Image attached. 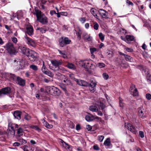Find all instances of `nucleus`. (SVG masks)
<instances>
[{"mask_svg": "<svg viewBox=\"0 0 151 151\" xmlns=\"http://www.w3.org/2000/svg\"><path fill=\"white\" fill-rule=\"evenodd\" d=\"M79 64L87 71L89 70H94L96 68L95 65L93 64L92 61L91 60H82L79 62Z\"/></svg>", "mask_w": 151, "mask_h": 151, "instance_id": "nucleus-1", "label": "nucleus"}, {"mask_svg": "<svg viewBox=\"0 0 151 151\" xmlns=\"http://www.w3.org/2000/svg\"><path fill=\"white\" fill-rule=\"evenodd\" d=\"M33 14L36 15L37 19L40 22L44 24L47 23L48 22L47 18L40 11L35 9Z\"/></svg>", "mask_w": 151, "mask_h": 151, "instance_id": "nucleus-2", "label": "nucleus"}, {"mask_svg": "<svg viewBox=\"0 0 151 151\" xmlns=\"http://www.w3.org/2000/svg\"><path fill=\"white\" fill-rule=\"evenodd\" d=\"M24 59H14L12 62V64L17 69H23L25 63Z\"/></svg>", "mask_w": 151, "mask_h": 151, "instance_id": "nucleus-3", "label": "nucleus"}, {"mask_svg": "<svg viewBox=\"0 0 151 151\" xmlns=\"http://www.w3.org/2000/svg\"><path fill=\"white\" fill-rule=\"evenodd\" d=\"M46 91L47 93L55 96H58L60 94L59 90L54 86H47Z\"/></svg>", "mask_w": 151, "mask_h": 151, "instance_id": "nucleus-4", "label": "nucleus"}, {"mask_svg": "<svg viewBox=\"0 0 151 151\" xmlns=\"http://www.w3.org/2000/svg\"><path fill=\"white\" fill-rule=\"evenodd\" d=\"M26 55L31 61L34 62L38 60V55L37 52L33 50H29Z\"/></svg>", "mask_w": 151, "mask_h": 151, "instance_id": "nucleus-5", "label": "nucleus"}, {"mask_svg": "<svg viewBox=\"0 0 151 151\" xmlns=\"http://www.w3.org/2000/svg\"><path fill=\"white\" fill-rule=\"evenodd\" d=\"M71 42V40L67 37L63 38L62 37L59 40L60 45L62 47H63L66 45L69 44Z\"/></svg>", "mask_w": 151, "mask_h": 151, "instance_id": "nucleus-6", "label": "nucleus"}, {"mask_svg": "<svg viewBox=\"0 0 151 151\" xmlns=\"http://www.w3.org/2000/svg\"><path fill=\"white\" fill-rule=\"evenodd\" d=\"M125 127L134 134H136L137 131L135 127L131 124L125 123L124 124Z\"/></svg>", "mask_w": 151, "mask_h": 151, "instance_id": "nucleus-7", "label": "nucleus"}, {"mask_svg": "<svg viewBox=\"0 0 151 151\" xmlns=\"http://www.w3.org/2000/svg\"><path fill=\"white\" fill-rule=\"evenodd\" d=\"M24 40L26 43L28 45L33 47L36 46V42L35 41L28 37L27 35L24 37Z\"/></svg>", "mask_w": 151, "mask_h": 151, "instance_id": "nucleus-8", "label": "nucleus"}, {"mask_svg": "<svg viewBox=\"0 0 151 151\" xmlns=\"http://www.w3.org/2000/svg\"><path fill=\"white\" fill-rule=\"evenodd\" d=\"M11 89L10 88L7 87L0 89V97L10 93Z\"/></svg>", "mask_w": 151, "mask_h": 151, "instance_id": "nucleus-9", "label": "nucleus"}, {"mask_svg": "<svg viewBox=\"0 0 151 151\" xmlns=\"http://www.w3.org/2000/svg\"><path fill=\"white\" fill-rule=\"evenodd\" d=\"M130 91L134 96H138V93L137 90L135 88V86L132 84L130 88Z\"/></svg>", "mask_w": 151, "mask_h": 151, "instance_id": "nucleus-10", "label": "nucleus"}, {"mask_svg": "<svg viewBox=\"0 0 151 151\" xmlns=\"http://www.w3.org/2000/svg\"><path fill=\"white\" fill-rule=\"evenodd\" d=\"M121 39L127 43H129L130 42L133 40L134 37L133 36L131 35H126L125 37L122 36H121Z\"/></svg>", "mask_w": 151, "mask_h": 151, "instance_id": "nucleus-11", "label": "nucleus"}, {"mask_svg": "<svg viewBox=\"0 0 151 151\" xmlns=\"http://www.w3.org/2000/svg\"><path fill=\"white\" fill-rule=\"evenodd\" d=\"M6 49L8 52L10 53L14 52V48L13 44L10 42L8 43L6 45Z\"/></svg>", "mask_w": 151, "mask_h": 151, "instance_id": "nucleus-12", "label": "nucleus"}, {"mask_svg": "<svg viewBox=\"0 0 151 151\" xmlns=\"http://www.w3.org/2000/svg\"><path fill=\"white\" fill-rule=\"evenodd\" d=\"M88 85L89 90L91 93H93L96 90V83L95 82L92 81L89 84H88Z\"/></svg>", "mask_w": 151, "mask_h": 151, "instance_id": "nucleus-13", "label": "nucleus"}, {"mask_svg": "<svg viewBox=\"0 0 151 151\" xmlns=\"http://www.w3.org/2000/svg\"><path fill=\"white\" fill-rule=\"evenodd\" d=\"M18 50L19 52L22 53L27 55L28 52L29 50L26 47L22 46H19L18 48Z\"/></svg>", "mask_w": 151, "mask_h": 151, "instance_id": "nucleus-14", "label": "nucleus"}, {"mask_svg": "<svg viewBox=\"0 0 151 151\" xmlns=\"http://www.w3.org/2000/svg\"><path fill=\"white\" fill-rule=\"evenodd\" d=\"M25 80L18 76L17 78L16 82L20 86H24L25 85Z\"/></svg>", "mask_w": 151, "mask_h": 151, "instance_id": "nucleus-15", "label": "nucleus"}, {"mask_svg": "<svg viewBox=\"0 0 151 151\" xmlns=\"http://www.w3.org/2000/svg\"><path fill=\"white\" fill-rule=\"evenodd\" d=\"M99 13L102 18H108V13L106 11L102 9H100L99 10Z\"/></svg>", "mask_w": 151, "mask_h": 151, "instance_id": "nucleus-16", "label": "nucleus"}, {"mask_svg": "<svg viewBox=\"0 0 151 151\" xmlns=\"http://www.w3.org/2000/svg\"><path fill=\"white\" fill-rule=\"evenodd\" d=\"M82 37L83 38L88 41H91L92 40V37H91L90 35H88L86 33H84L83 34Z\"/></svg>", "mask_w": 151, "mask_h": 151, "instance_id": "nucleus-17", "label": "nucleus"}, {"mask_svg": "<svg viewBox=\"0 0 151 151\" xmlns=\"http://www.w3.org/2000/svg\"><path fill=\"white\" fill-rule=\"evenodd\" d=\"M26 30V32L29 35L31 36L33 35V29L32 26H29L27 27Z\"/></svg>", "mask_w": 151, "mask_h": 151, "instance_id": "nucleus-18", "label": "nucleus"}, {"mask_svg": "<svg viewBox=\"0 0 151 151\" xmlns=\"http://www.w3.org/2000/svg\"><path fill=\"white\" fill-rule=\"evenodd\" d=\"M104 144L105 146L107 147V148H110L112 147V145L110 142V139L109 138L106 139L104 141Z\"/></svg>", "mask_w": 151, "mask_h": 151, "instance_id": "nucleus-19", "label": "nucleus"}, {"mask_svg": "<svg viewBox=\"0 0 151 151\" xmlns=\"http://www.w3.org/2000/svg\"><path fill=\"white\" fill-rule=\"evenodd\" d=\"M51 62L53 65L56 67H58L59 65L62 64V62L61 60H51Z\"/></svg>", "mask_w": 151, "mask_h": 151, "instance_id": "nucleus-20", "label": "nucleus"}, {"mask_svg": "<svg viewBox=\"0 0 151 151\" xmlns=\"http://www.w3.org/2000/svg\"><path fill=\"white\" fill-rule=\"evenodd\" d=\"M76 81L79 85L82 86H87L88 84L86 82L84 81L81 80H78V79H76Z\"/></svg>", "mask_w": 151, "mask_h": 151, "instance_id": "nucleus-21", "label": "nucleus"}, {"mask_svg": "<svg viewBox=\"0 0 151 151\" xmlns=\"http://www.w3.org/2000/svg\"><path fill=\"white\" fill-rule=\"evenodd\" d=\"M21 112L18 111H15L14 113V115L15 118L19 120L21 118Z\"/></svg>", "mask_w": 151, "mask_h": 151, "instance_id": "nucleus-22", "label": "nucleus"}, {"mask_svg": "<svg viewBox=\"0 0 151 151\" xmlns=\"http://www.w3.org/2000/svg\"><path fill=\"white\" fill-rule=\"evenodd\" d=\"M86 120L88 122H91L95 119L94 116L93 115H86L85 117Z\"/></svg>", "mask_w": 151, "mask_h": 151, "instance_id": "nucleus-23", "label": "nucleus"}, {"mask_svg": "<svg viewBox=\"0 0 151 151\" xmlns=\"http://www.w3.org/2000/svg\"><path fill=\"white\" fill-rule=\"evenodd\" d=\"M7 76L11 80L16 81L18 76H16L14 74H8Z\"/></svg>", "mask_w": 151, "mask_h": 151, "instance_id": "nucleus-24", "label": "nucleus"}, {"mask_svg": "<svg viewBox=\"0 0 151 151\" xmlns=\"http://www.w3.org/2000/svg\"><path fill=\"white\" fill-rule=\"evenodd\" d=\"M8 127L9 128H10L12 130H14V128H18V125L17 124H12L11 122L9 123Z\"/></svg>", "mask_w": 151, "mask_h": 151, "instance_id": "nucleus-25", "label": "nucleus"}, {"mask_svg": "<svg viewBox=\"0 0 151 151\" xmlns=\"http://www.w3.org/2000/svg\"><path fill=\"white\" fill-rule=\"evenodd\" d=\"M144 109L142 110L141 109H139L138 111V115L141 118L145 117V116L144 114Z\"/></svg>", "mask_w": 151, "mask_h": 151, "instance_id": "nucleus-26", "label": "nucleus"}, {"mask_svg": "<svg viewBox=\"0 0 151 151\" xmlns=\"http://www.w3.org/2000/svg\"><path fill=\"white\" fill-rule=\"evenodd\" d=\"M23 130L22 129L19 127L18 129L17 130V134L19 137H20L23 135Z\"/></svg>", "mask_w": 151, "mask_h": 151, "instance_id": "nucleus-27", "label": "nucleus"}, {"mask_svg": "<svg viewBox=\"0 0 151 151\" xmlns=\"http://www.w3.org/2000/svg\"><path fill=\"white\" fill-rule=\"evenodd\" d=\"M90 110L93 112H96L98 111L97 107L95 106H91L89 107Z\"/></svg>", "mask_w": 151, "mask_h": 151, "instance_id": "nucleus-28", "label": "nucleus"}, {"mask_svg": "<svg viewBox=\"0 0 151 151\" xmlns=\"http://www.w3.org/2000/svg\"><path fill=\"white\" fill-rule=\"evenodd\" d=\"M90 50L92 58H94L95 56L93 54V53L94 52L96 51L97 49L95 48H90Z\"/></svg>", "mask_w": 151, "mask_h": 151, "instance_id": "nucleus-29", "label": "nucleus"}, {"mask_svg": "<svg viewBox=\"0 0 151 151\" xmlns=\"http://www.w3.org/2000/svg\"><path fill=\"white\" fill-rule=\"evenodd\" d=\"M98 105L100 107H101V110L102 111V112L104 113L105 112V111L104 109L106 107L105 105L102 102H100L99 104Z\"/></svg>", "mask_w": 151, "mask_h": 151, "instance_id": "nucleus-30", "label": "nucleus"}, {"mask_svg": "<svg viewBox=\"0 0 151 151\" xmlns=\"http://www.w3.org/2000/svg\"><path fill=\"white\" fill-rule=\"evenodd\" d=\"M19 142L24 144H26L27 143V141L26 140L22 138H21L20 137H19L17 138Z\"/></svg>", "mask_w": 151, "mask_h": 151, "instance_id": "nucleus-31", "label": "nucleus"}, {"mask_svg": "<svg viewBox=\"0 0 151 151\" xmlns=\"http://www.w3.org/2000/svg\"><path fill=\"white\" fill-rule=\"evenodd\" d=\"M124 58L127 61H128L130 62H132L133 61L132 58L128 55H126Z\"/></svg>", "mask_w": 151, "mask_h": 151, "instance_id": "nucleus-32", "label": "nucleus"}, {"mask_svg": "<svg viewBox=\"0 0 151 151\" xmlns=\"http://www.w3.org/2000/svg\"><path fill=\"white\" fill-rule=\"evenodd\" d=\"M45 74L47 75L48 76L51 77H52L54 76V74L53 73L49 70L47 71L46 72H45Z\"/></svg>", "mask_w": 151, "mask_h": 151, "instance_id": "nucleus-33", "label": "nucleus"}, {"mask_svg": "<svg viewBox=\"0 0 151 151\" xmlns=\"http://www.w3.org/2000/svg\"><path fill=\"white\" fill-rule=\"evenodd\" d=\"M8 135H14L15 134V131L14 130H10L9 129L8 132Z\"/></svg>", "mask_w": 151, "mask_h": 151, "instance_id": "nucleus-34", "label": "nucleus"}, {"mask_svg": "<svg viewBox=\"0 0 151 151\" xmlns=\"http://www.w3.org/2000/svg\"><path fill=\"white\" fill-rule=\"evenodd\" d=\"M29 67L35 71H37L38 70L37 66L34 65H30Z\"/></svg>", "mask_w": 151, "mask_h": 151, "instance_id": "nucleus-35", "label": "nucleus"}, {"mask_svg": "<svg viewBox=\"0 0 151 151\" xmlns=\"http://www.w3.org/2000/svg\"><path fill=\"white\" fill-rule=\"evenodd\" d=\"M63 82L65 83L68 85H72V84L71 83V81L68 79H66V80H63Z\"/></svg>", "mask_w": 151, "mask_h": 151, "instance_id": "nucleus-36", "label": "nucleus"}, {"mask_svg": "<svg viewBox=\"0 0 151 151\" xmlns=\"http://www.w3.org/2000/svg\"><path fill=\"white\" fill-rule=\"evenodd\" d=\"M97 66L99 67L100 68H102L104 67L105 65V64L103 63H98L97 65Z\"/></svg>", "mask_w": 151, "mask_h": 151, "instance_id": "nucleus-37", "label": "nucleus"}, {"mask_svg": "<svg viewBox=\"0 0 151 151\" xmlns=\"http://www.w3.org/2000/svg\"><path fill=\"white\" fill-rule=\"evenodd\" d=\"M68 68L70 69H74V66L73 64L71 63H68L67 65Z\"/></svg>", "mask_w": 151, "mask_h": 151, "instance_id": "nucleus-38", "label": "nucleus"}, {"mask_svg": "<svg viewBox=\"0 0 151 151\" xmlns=\"http://www.w3.org/2000/svg\"><path fill=\"white\" fill-rule=\"evenodd\" d=\"M99 37L102 41H103L104 39V36L102 33H100L99 34Z\"/></svg>", "mask_w": 151, "mask_h": 151, "instance_id": "nucleus-39", "label": "nucleus"}, {"mask_svg": "<svg viewBox=\"0 0 151 151\" xmlns=\"http://www.w3.org/2000/svg\"><path fill=\"white\" fill-rule=\"evenodd\" d=\"M44 125L48 129L52 128L53 127V125L52 124H50L47 122Z\"/></svg>", "mask_w": 151, "mask_h": 151, "instance_id": "nucleus-40", "label": "nucleus"}, {"mask_svg": "<svg viewBox=\"0 0 151 151\" xmlns=\"http://www.w3.org/2000/svg\"><path fill=\"white\" fill-rule=\"evenodd\" d=\"M37 30H40L42 33H45L46 32L45 29L42 27H38L37 29Z\"/></svg>", "mask_w": 151, "mask_h": 151, "instance_id": "nucleus-41", "label": "nucleus"}, {"mask_svg": "<svg viewBox=\"0 0 151 151\" xmlns=\"http://www.w3.org/2000/svg\"><path fill=\"white\" fill-rule=\"evenodd\" d=\"M31 128L38 132H40L41 131L40 129L37 126H31Z\"/></svg>", "mask_w": 151, "mask_h": 151, "instance_id": "nucleus-42", "label": "nucleus"}, {"mask_svg": "<svg viewBox=\"0 0 151 151\" xmlns=\"http://www.w3.org/2000/svg\"><path fill=\"white\" fill-rule=\"evenodd\" d=\"M46 86L45 87V89L43 88H40V91L42 93H47L46 91Z\"/></svg>", "mask_w": 151, "mask_h": 151, "instance_id": "nucleus-43", "label": "nucleus"}, {"mask_svg": "<svg viewBox=\"0 0 151 151\" xmlns=\"http://www.w3.org/2000/svg\"><path fill=\"white\" fill-rule=\"evenodd\" d=\"M79 21L82 24H83L86 21V19L85 17L81 18L79 19Z\"/></svg>", "mask_w": 151, "mask_h": 151, "instance_id": "nucleus-44", "label": "nucleus"}, {"mask_svg": "<svg viewBox=\"0 0 151 151\" xmlns=\"http://www.w3.org/2000/svg\"><path fill=\"white\" fill-rule=\"evenodd\" d=\"M60 87L61 89L65 92L67 93V91L66 87L63 85H62L60 86Z\"/></svg>", "mask_w": 151, "mask_h": 151, "instance_id": "nucleus-45", "label": "nucleus"}, {"mask_svg": "<svg viewBox=\"0 0 151 151\" xmlns=\"http://www.w3.org/2000/svg\"><path fill=\"white\" fill-rule=\"evenodd\" d=\"M98 140L100 142H102L104 138V137L103 135L99 136L98 137Z\"/></svg>", "mask_w": 151, "mask_h": 151, "instance_id": "nucleus-46", "label": "nucleus"}, {"mask_svg": "<svg viewBox=\"0 0 151 151\" xmlns=\"http://www.w3.org/2000/svg\"><path fill=\"white\" fill-rule=\"evenodd\" d=\"M42 72L45 73V72H46V71L48 70L46 66H44L42 67Z\"/></svg>", "mask_w": 151, "mask_h": 151, "instance_id": "nucleus-47", "label": "nucleus"}, {"mask_svg": "<svg viewBox=\"0 0 151 151\" xmlns=\"http://www.w3.org/2000/svg\"><path fill=\"white\" fill-rule=\"evenodd\" d=\"M99 25L97 22H95L93 26L94 29L95 30H97L98 29Z\"/></svg>", "mask_w": 151, "mask_h": 151, "instance_id": "nucleus-48", "label": "nucleus"}, {"mask_svg": "<svg viewBox=\"0 0 151 151\" xmlns=\"http://www.w3.org/2000/svg\"><path fill=\"white\" fill-rule=\"evenodd\" d=\"M103 76L104 78L106 80L107 79L109 78L108 75L106 73H104L103 74Z\"/></svg>", "mask_w": 151, "mask_h": 151, "instance_id": "nucleus-49", "label": "nucleus"}, {"mask_svg": "<svg viewBox=\"0 0 151 151\" xmlns=\"http://www.w3.org/2000/svg\"><path fill=\"white\" fill-rule=\"evenodd\" d=\"M69 77L72 79H73L76 81V79H77L75 78L74 75L73 74H69Z\"/></svg>", "mask_w": 151, "mask_h": 151, "instance_id": "nucleus-50", "label": "nucleus"}, {"mask_svg": "<svg viewBox=\"0 0 151 151\" xmlns=\"http://www.w3.org/2000/svg\"><path fill=\"white\" fill-rule=\"evenodd\" d=\"M146 97L148 100L151 99V95L150 93H147L146 95Z\"/></svg>", "mask_w": 151, "mask_h": 151, "instance_id": "nucleus-51", "label": "nucleus"}, {"mask_svg": "<svg viewBox=\"0 0 151 151\" xmlns=\"http://www.w3.org/2000/svg\"><path fill=\"white\" fill-rule=\"evenodd\" d=\"M91 14L93 15L94 16L96 17V16H97V15L95 13V11L93 9H91Z\"/></svg>", "mask_w": 151, "mask_h": 151, "instance_id": "nucleus-52", "label": "nucleus"}, {"mask_svg": "<svg viewBox=\"0 0 151 151\" xmlns=\"http://www.w3.org/2000/svg\"><path fill=\"white\" fill-rule=\"evenodd\" d=\"M93 149L95 150H99V148L98 146L97 145H95L93 147Z\"/></svg>", "mask_w": 151, "mask_h": 151, "instance_id": "nucleus-53", "label": "nucleus"}, {"mask_svg": "<svg viewBox=\"0 0 151 151\" xmlns=\"http://www.w3.org/2000/svg\"><path fill=\"white\" fill-rule=\"evenodd\" d=\"M107 53L108 54V55H109V57H111L112 56L113 53L112 51H109L107 52Z\"/></svg>", "mask_w": 151, "mask_h": 151, "instance_id": "nucleus-54", "label": "nucleus"}, {"mask_svg": "<svg viewBox=\"0 0 151 151\" xmlns=\"http://www.w3.org/2000/svg\"><path fill=\"white\" fill-rule=\"evenodd\" d=\"M12 40L14 43H16L17 42V39L15 37H12Z\"/></svg>", "mask_w": 151, "mask_h": 151, "instance_id": "nucleus-55", "label": "nucleus"}, {"mask_svg": "<svg viewBox=\"0 0 151 151\" xmlns=\"http://www.w3.org/2000/svg\"><path fill=\"white\" fill-rule=\"evenodd\" d=\"M120 31L124 35H125L127 33V31L124 29L122 28L120 30Z\"/></svg>", "mask_w": 151, "mask_h": 151, "instance_id": "nucleus-56", "label": "nucleus"}, {"mask_svg": "<svg viewBox=\"0 0 151 151\" xmlns=\"http://www.w3.org/2000/svg\"><path fill=\"white\" fill-rule=\"evenodd\" d=\"M139 134L141 138H142L144 137V133L143 132L140 131L139 132Z\"/></svg>", "mask_w": 151, "mask_h": 151, "instance_id": "nucleus-57", "label": "nucleus"}, {"mask_svg": "<svg viewBox=\"0 0 151 151\" xmlns=\"http://www.w3.org/2000/svg\"><path fill=\"white\" fill-rule=\"evenodd\" d=\"M126 2L127 4H128V5H131L132 6H133V3L131 1H130L129 0H127L126 1Z\"/></svg>", "mask_w": 151, "mask_h": 151, "instance_id": "nucleus-58", "label": "nucleus"}, {"mask_svg": "<svg viewBox=\"0 0 151 151\" xmlns=\"http://www.w3.org/2000/svg\"><path fill=\"white\" fill-rule=\"evenodd\" d=\"M60 14L61 15L66 16L68 15V14L66 12H61Z\"/></svg>", "mask_w": 151, "mask_h": 151, "instance_id": "nucleus-59", "label": "nucleus"}, {"mask_svg": "<svg viewBox=\"0 0 151 151\" xmlns=\"http://www.w3.org/2000/svg\"><path fill=\"white\" fill-rule=\"evenodd\" d=\"M76 35L78 36V38L80 40L81 38V33L80 32L76 33Z\"/></svg>", "mask_w": 151, "mask_h": 151, "instance_id": "nucleus-60", "label": "nucleus"}, {"mask_svg": "<svg viewBox=\"0 0 151 151\" xmlns=\"http://www.w3.org/2000/svg\"><path fill=\"white\" fill-rule=\"evenodd\" d=\"M24 118L26 120H29L30 119V117L29 115H27L25 116Z\"/></svg>", "mask_w": 151, "mask_h": 151, "instance_id": "nucleus-61", "label": "nucleus"}, {"mask_svg": "<svg viewBox=\"0 0 151 151\" xmlns=\"http://www.w3.org/2000/svg\"><path fill=\"white\" fill-rule=\"evenodd\" d=\"M119 105L121 107H123L124 106V104L122 101L120 99H119Z\"/></svg>", "mask_w": 151, "mask_h": 151, "instance_id": "nucleus-62", "label": "nucleus"}, {"mask_svg": "<svg viewBox=\"0 0 151 151\" xmlns=\"http://www.w3.org/2000/svg\"><path fill=\"white\" fill-rule=\"evenodd\" d=\"M126 50L128 52H132L133 51V50L132 49L129 48H126Z\"/></svg>", "mask_w": 151, "mask_h": 151, "instance_id": "nucleus-63", "label": "nucleus"}, {"mask_svg": "<svg viewBox=\"0 0 151 151\" xmlns=\"http://www.w3.org/2000/svg\"><path fill=\"white\" fill-rule=\"evenodd\" d=\"M86 129L88 131L91 130L92 129L90 125H88L86 126Z\"/></svg>", "mask_w": 151, "mask_h": 151, "instance_id": "nucleus-64", "label": "nucleus"}]
</instances>
